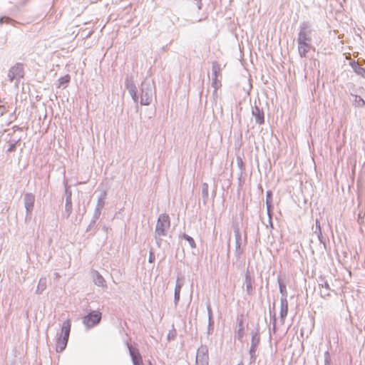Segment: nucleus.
<instances>
[{"label":"nucleus","mask_w":365,"mask_h":365,"mask_svg":"<svg viewBox=\"0 0 365 365\" xmlns=\"http://www.w3.org/2000/svg\"><path fill=\"white\" fill-rule=\"evenodd\" d=\"M170 227V220L168 215L165 213L160 214L158 218L155 229L154 238L158 247H161L163 237H165Z\"/></svg>","instance_id":"f257e3e1"},{"label":"nucleus","mask_w":365,"mask_h":365,"mask_svg":"<svg viewBox=\"0 0 365 365\" xmlns=\"http://www.w3.org/2000/svg\"><path fill=\"white\" fill-rule=\"evenodd\" d=\"M71 322L69 319L64 321L61 325V332L56 341V350L62 352L66 347L71 332Z\"/></svg>","instance_id":"f03ea898"},{"label":"nucleus","mask_w":365,"mask_h":365,"mask_svg":"<svg viewBox=\"0 0 365 365\" xmlns=\"http://www.w3.org/2000/svg\"><path fill=\"white\" fill-rule=\"evenodd\" d=\"M154 83L149 80H144L141 83L140 103L143 106L150 104L153 98Z\"/></svg>","instance_id":"7ed1b4c3"},{"label":"nucleus","mask_w":365,"mask_h":365,"mask_svg":"<svg viewBox=\"0 0 365 365\" xmlns=\"http://www.w3.org/2000/svg\"><path fill=\"white\" fill-rule=\"evenodd\" d=\"M316 31L312 28L309 21H304L299 24L297 42H312V36Z\"/></svg>","instance_id":"20e7f679"},{"label":"nucleus","mask_w":365,"mask_h":365,"mask_svg":"<svg viewBox=\"0 0 365 365\" xmlns=\"http://www.w3.org/2000/svg\"><path fill=\"white\" fill-rule=\"evenodd\" d=\"M102 314L98 311H91L83 318V323L88 328H92L99 324Z\"/></svg>","instance_id":"39448f33"},{"label":"nucleus","mask_w":365,"mask_h":365,"mask_svg":"<svg viewBox=\"0 0 365 365\" xmlns=\"http://www.w3.org/2000/svg\"><path fill=\"white\" fill-rule=\"evenodd\" d=\"M24 67L23 64L21 63H17L11 67L8 73V78L11 82L14 81V80H16L19 82V80L24 77Z\"/></svg>","instance_id":"423d86ee"},{"label":"nucleus","mask_w":365,"mask_h":365,"mask_svg":"<svg viewBox=\"0 0 365 365\" xmlns=\"http://www.w3.org/2000/svg\"><path fill=\"white\" fill-rule=\"evenodd\" d=\"M35 196L32 193H26L24 196V204L26 209L25 220L27 221L31 218L32 211L34 207Z\"/></svg>","instance_id":"0eeeda50"},{"label":"nucleus","mask_w":365,"mask_h":365,"mask_svg":"<svg viewBox=\"0 0 365 365\" xmlns=\"http://www.w3.org/2000/svg\"><path fill=\"white\" fill-rule=\"evenodd\" d=\"M65 195H66V201H65V210L62 213V217L63 218L68 219L73 210L72 205V192L70 188L67 186V184L65 185Z\"/></svg>","instance_id":"6e6552de"},{"label":"nucleus","mask_w":365,"mask_h":365,"mask_svg":"<svg viewBox=\"0 0 365 365\" xmlns=\"http://www.w3.org/2000/svg\"><path fill=\"white\" fill-rule=\"evenodd\" d=\"M208 349L202 345L197 351L195 365H208Z\"/></svg>","instance_id":"1a4fd4ad"},{"label":"nucleus","mask_w":365,"mask_h":365,"mask_svg":"<svg viewBox=\"0 0 365 365\" xmlns=\"http://www.w3.org/2000/svg\"><path fill=\"white\" fill-rule=\"evenodd\" d=\"M234 235L235 239V257L237 259H239L243 254L244 250L241 247L242 235L240 229L237 227L234 228Z\"/></svg>","instance_id":"9d476101"},{"label":"nucleus","mask_w":365,"mask_h":365,"mask_svg":"<svg viewBox=\"0 0 365 365\" xmlns=\"http://www.w3.org/2000/svg\"><path fill=\"white\" fill-rule=\"evenodd\" d=\"M130 356L133 365H143L142 356L138 349L133 348L131 344L126 343Z\"/></svg>","instance_id":"9b49d317"},{"label":"nucleus","mask_w":365,"mask_h":365,"mask_svg":"<svg viewBox=\"0 0 365 365\" xmlns=\"http://www.w3.org/2000/svg\"><path fill=\"white\" fill-rule=\"evenodd\" d=\"M252 115L255 118L256 123L262 125L264 123V113L263 108H260L255 102V106L252 108Z\"/></svg>","instance_id":"f8f14e48"},{"label":"nucleus","mask_w":365,"mask_h":365,"mask_svg":"<svg viewBox=\"0 0 365 365\" xmlns=\"http://www.w3.org/2000/svg\"><path fill=\"white\" fill-rule=\"evenodd\" d=\"M125 87L128 91L130 96L132 97L134 102L138 101V96L137 88L133 81L129 80L128 78L125 79Z\"/></svg>","instance_id":"ddd939ff"},{"label":"nucleus","mask_w":365,"mask_h":365,"mask_svg":"<svg viewBox=\"0 0 365 365\" xmlns=\"http://www.w3.org/2000/svg\"><path fill=\"white\" fill-rule=\"evenodd\" d=\"M298 43V52L300 57L304 58L306 57L307 53L312 48L314 50V48L312 47L311 42H297Z\"/></svg>","instance_id":"4468645a"},{"label":"nucleus","mask_w":365,"mask_h":365,"mask_svg":"<svg viewBox=\"0 0 365 365\" xmlns=\"http://www.w3.org/2000/svg\"><path fill=\"white\" fill-rule=\"evenodd\" d=\"M288 314V301L287 299H280V320L284 322L285 318Z\"/></svg>","instance_id":"2eb2a0df"},{"label":"nucleus","mask_w":365,"mask_h":365,"mask_svg":"<svg viewBox=\"0 0 365 365\" xmlns=\"http://www.w3.org/2000/svg\"><path fill=\"white\" fill-rule=\"evenodd\" d=\"M349 66L351 67L353 71L359 76L365 78V68L361 67L358 61L351 60L349 62Z\"/></svg>","instance_id":"dca6fc26"},{"label":"nucleus","mask_w":365,"mask_h":365,"mask_svg":"<svg viewBox=\"0 0 365 365\" xmlns=\"http://www.w3.org/2000/svg\"><path fill=\"white\" fill-rule=\"evenodd\" d=\"M237 324L238 327L237 338L240 341H242V339L245 335V326L242 316H241V317H237Z\"/></svg>","instance_id":"f3484780"},{"label":"nucleus","mask_w":365,"mask_h":365,"mask_svg":"<svg viewBox=\"0 0 365 365\" xmlns=\"http://www.w3.org/2000/svg\"><path fill=\"white\" fill-rule=\"evenodd\" d=\"M251 334L252 339L250 347L257 348L260 341L259 328H257L255 331H252Z\"/></svg>","instance_id":"a211bd4d"},{"label":"nucleus","mask_w":365,"mask_h":365,"mask_svg":"<svg viewBox=\"0 0 365 365\" xmlns=\"http://www.w3.org/2000/svg\"><path fill=\"white\" fill-rule=\"evenodd\" d=\"M182 287V283L180 282L179 278L177 279L175 291H174V303L175 306L180 301V291Z\"/></svg>","instance_id":"6ab92c4d"},{"label":"nucleus","mask_w":365,"mask_h":365,"mask_svg":"<svg viewBox=\"0 0 365 365\" xmlns=\"http://www.w3.org/2000/svg\"><path fill=\"white\" fill-rule=\"evenodd\" d=\"M93 278L96 285L98 287H103L105 285L106 281L98 271H95L93 273Z\"/></svg>","instance_id":"aec40b11"},{"label":"nucleus","mask_w":365,"mask_h":365,"mask_svg":"<svg viewBox=\"0 0 365 365\" xmlns=\"http://www.w3.org/2000/svg\"><path fill=\"white\" fill-rule=\"evenodd\" d=\"M245 284L247 294L252 295L253 294L252 279L248 273L245 274Z\"/></svg>","instance_id":"412c9836"},{"label":"nucleus","mask_w":365,"mask_h":365,"mask_svg":"<svg viewBox=\"0 0 365 365\" xmlns=\"http://www.w3.org/2000/svg\"><path fill=\"white\" fill-rule=\"evenodd\" d=\"M47 280L46 277H41L36 290V294H41L46 288Z\"/></svg>","instance_id":"4be33fe9"},{"label":"nucleus","mask_w":365,"mask_h":365,"mask_svg":"<svg viewBox=\"0 0 365 365\" xmlns=\"http://www.w3.org/2000/svg\"><path fill=\"white\" fill-rule=\"evenodd\" d=\"M71 81V76L68 74H66L63 76H61L58 78V88L63 87V88L67 87L68 83Z\"/></svg>","instance_id":"5701e85b"},{"label":"nucleus","mask_w":365,"mask_h":365,"mask_svg":"<svg viewBox=\"0 0 365 365\" xmlns=\"http://www.w3.org/2000/svg\"><path fill=\"white\" fill-rule=\"evenodd\" d=\"M317 283L319 287H322V289H329V283L328 280L326 279L325 277L321 275L317 279Z\"/></svg>","instance_id":"b1692460"},{"label":"nucleus","mask_w":365,"mask_h":365,"mask_svg":"<svg viewBox=\"0 0 365 365\" xmlns=\"http://www.w3.org/2000/svg\"><path fill=\"white\" fill-rule=\"evenodd\" d=\"M202 197L203 203L206 204L208 200V184L206 182L202 184Z\"/></svg>","instance_id":"393cba45"},{"label":"nucleus","mask_w":365,"mask_h":365,"mask_svg":"<svg viewBox=\"0 0 365 365\" xmlns=\"http://www.w3.org/2000/svg\"><path fill=\"white\" fill-rule=\"evenodd\" d=\"M279 289L282 294L281 299H287V291L286 285L278 278Z\"/></svg>","instance_id":"a878e982"},{"label":"nucleus","mask_w":365,"mask_h":365,"mask_svg":"<svg viewBox=\"0 0 365 365\" xmlns=\"http://www.w3.org/2000/svg\"><path fill=\"white\" fill-rule=\"evenodd\" d=\"M106 197V192L104 191L98 197L96 208L102 210V208L104 207V205H105Z\"/></svg>","instance_id":"bb28decb"},{"label":"nucleus","mask_w":365,"mask_h":365,"mask_svg":"<svg viewBox=\"0 0 365 365\" xmlns=\"http://www.w3.org/2000/svg\"><path fill=\"white\" fill-rule=\"evenodd\" d=\"M220 65L217 62H213L212 65V77L217 78L220 73Z\"/></svg>","instance_id":"cd10ccee"},{"label":"nucleus","mask_w":365,"mask_h":365,"mask_svg":"<svg viewBox=\"0 0 365 365\" xmlns=\"http://www.w3.org/2000/svg\"><path fill=\"white\" fill-rule=\"evenodd\" d=\"M180 237L182 239H184L185 240H186L188 242V244L190 245L191 248L194 249L196 247V243H195L194 239L192 237H190V235H188L185 233H183L180 236Z\"/></svg>","instance_id":"c85d7f7f"},{"label":"nucleus","mask_w":365,"mask_h":365,"mask_svg":"<svg viewBox=\"0 0 365 365\" xmlns=\"http://www.w3.org/2000/svg\"><path fill=\"white\" fill-rule=\"evenodd\" d=\"M257 350V348H254V347L250 348L249 354H250V364L255 362V361L257 359V354H256Z\"/></svg>","instance_id":"c756f323"},{"label":"nucleus","mask_w":365,"mask_h":365,"mask_svg":"<svg viewBox=\"0 0 365 365\" xmlns=\"http://www.w3.org/2000/svg\"><path fill=\"white\" fill-rule=\"evenodd\" d=\"M206 307H207V310L209 324H210V326H211L212 324H214V320H213L212 311V308H211L210 302H208L207 303Z\"/></svg>","instance_id":"7c9ffc66"},{"label":"nucleus","mask_w":365,"mask_h":365,"mask_svg":"<svg viewBox=\"0 0 365 365\" xmlns=\"http://www.w3.org/2000/svg\"><path fill=\"white\" fill-rule=\"evenodd\" d=\"M354 104L357 107H363L365 106L364 100L359 96H355Z\"/></svg>","instance_id":"2f4dec72"},{"label":"nucleus","mask_w":365,"mask_h":365,"mask_svg":"<svg viewBox=\"0 0 365 365\" xmlns=\"http://www.w3.org/2000/svg\"><path fill=\"white\" fill-rule=\"evenodd\" d=\"M221 82L217 79V78L212 77V87L215 88V90H218L221 87Z\"/></svg>","instance_id":"473e14b6"},{"label":"nucleus","mask_w":365,"mask_h":365,"mask_svg":"<svg viewBox=\"0 0 365 365\" xmlns=\"http://www.w3.org/2000/svg\"><path fill=\"white\" fill-rule=\"evenodd\" d=\"M14 22L15 21L13 19L8 16H4L0 17V25H2L3 24H10Z\"/></svg>","instance_id":"72a5a7b5"},{"label":"nucleus","mask_w":365,"mask_h":365,"mask_svg":"<svg viewBox=\"0 0 365 365\" xmlns=\"http://www.w3.org/2000/svg\"><path fill=\"white\" fill-rule=\"evenodd\" d=\"M96 221L97 220L91 219L88 226L86 228V232H88L92 231V230H95L96 228V227H97Z\"/></svg>","instance_id":"f704fd0d"},{"label":"nucleus","mask_w":365,"mask_h":365,"mask_svg":"<svg viewBox=\"0 0 365 365\" xmlns=\"http://www.w3.org/2000/svg\"><path fill=\"white\" fill-rule=\"evenodd\" d=\"M331 359L330 357L329 352L328 351L324 352V365H331Z\"/></svg>","instance_id":"c9c22d12"},{"label":"nucleus","mask_w":365,"mask_h":365,"mask_svg":"<svg viewBox=\"0 0 365 365\" xmlns=\"http://www.w3.org/2000/svg\"><path fill=\"white\" fill-rule=\"evenodd\" d=\"M330 291H331L330 287H329V289H322L320 290V296L323 298L329 297V296H330V292H329Z\"/></svg>","instance_id":"e433bc0d"},{"label":"nucleus","mask_w":365,"mask_h":365,"mask_svg":"<svg viewBox=\"0 0 365 365\" xmlns=\"http://www.w3.org/2000/svg\"><path fill=\"white\" fill-rule=\"evenodd\" d=\"M266 207H267V215L269 217H270V215H272V209H273L272 202H270L269 203L266 202Z\"/></svg>","instance_id":"4c0bfd02"},{"label":"nucleus","mask_w":365,"mask_h":365,"mask_svg":"<svg viewBox=\"0 0 365 365\" xmlns=\"http://www.w3.org/2000/svg\"><path fill=\"white\" fill-rule=\"evenodd\" d=\"M20 139L16 140L14 143H11L7 149V152H13L15 151L16 148V144L19 142Z\"/></svg>","instance_id":"58836bf2"},{"label":"nucleus","mask_w":365,"mask_h":365,"mask_svg":"<svg viewBox=\"0 0 365 365\" xmlns=\"http://www.w3.org/2000/svg\"><path fill=\"white\" fill-rule=\"evenodd\" d=\"M155 256L154 252L153 250V248H151L149 252L148 262L153 263L155 262Z\"/></svg>","instance_id":"ea45409f"},{"label":"nucleus","mask_w":365,"mask_h":365,"mask_svg":"<svg viewBox=\"0 0 365 365\" xmlns=\"http://www.w3.org/2000/svg\"><path fill=\"white\" fill-rule=\"evenodd\" d=\"M101 214V210H100L98 208H96L94 210L92 219L97 220L100 217Z\"/></svg>","instance_id":"a19ab883"},{"label":"nucleus","mask_w":365,"mask_h":365,"mask_svg":"<svg viewBox=\"0 0 365 365\" xmlns=\"http://www.w3.org/2000/svg\"><path fill=\"white\" fill-rule=\"evenodd\" d=\"M270 202H272V192L267 190L266 192V202L269 203Z\"/></svg>","instance_id":"79ce46f5"},{"label":"nucleus","mask_w":365,"mask_h":365,"mask_svg":"<svg viewBox=\"0 0 365 365\" xmlns=\"http://www.w3.org/2000/svg\"><path fill=\"white\" fill-rule=\"evenodd\" d=\"M317 237H318L319 240L320 241V242L325 244V240L322 235V230H319V232H317Z\"/></svg>","instance_id":"37998d69"},{"label":"nucleus","mask_w":365,"mask_h":365,"mask_svg":"<svg viewBox=\"0 0 365 365\" xmlns=\"http://www.w3.org/2000/svg\"><path fill=\"white\" fill-rule=\"evenodd\" d=\"M237 165L240 167V170H242L244 168V163L241 158L237 157Z\"/></svg>","instance_id":"c03bdc74"},{"label":"nucleus","mask_w":365,"mask_h":365,"mask_svg":"<svg viewBox=\"0 0 365 365\" xmlns=\"http://www.w3.org/2000/svg\"><path fill=\"white\" fill-rule=\"evenodd\" d=\"M272 319H273L272 331L274 333H275V331H276V320H277L275 314H273Z\"/></svg>","instance_id":"a18cd8bd"},{"label":"nucleus","mask_w":365,"mask_h":365,"mask_svg":"<svg viewBox=\"0 0 365 365\" xmlns=\"http://www.w3.org/2000/svg\"><path fill=\"white\" fill-rule=\"evenodd\" d=\"M212 98H213L214 102L216 103L217 99V90H215V88H214L213 93H212Z\"/></svg>","instance_id":"49530a36"},{"label":"nucleus","mask_w":365,"mask_h":365,"mask_svg":"<svg viewBox=\"0 0 365 365\" xmlns=\"http://www.w3.org/2000/svg\"><path fill=\"white\" fill-rule=\"evenodd\" d=\"M315 222H316L315 232L317 233V232H319V230H321V225H320V222H319V220L317 219Z\"/></svg>","instance_id":"de8ad7c7"},{"label":"nucleus","mask_w":365,"mask_h":365,"mask_svg":"<svg viewBox=\"0 0 365 365\" xmlns=\"http://www.w3.org/2000/svg\"><path fill=\"white\" fill-rule=\"evenodd\" d=\"M213 326H214V324H212L211 326H210V324L208 323V327H207L208 334H210L211 331L213 329Z\"/></svg>","instance_id":"09e8293b"},{"label":"nucleus","mask_w":365,"mask_h":365,"mask_svg":"<svg viewBox=\"0 0 365 365\" xmlns=\"http://www.w3.org/2000/svg\"><path fill=\"white\" fill-rule=\"evenodd\" d=\"M269 225H270V227L272 228H273L272 222V215H270V217H269Z\"/></svg>","instance_id":"8fccbe9b"},{"label":"nucleus","mask_w":365,"mask_h":365,"mask_svg":"<svg viewBox=\"0 0 365 365\" xmlns=\"http://www.w3.org/2000/svg\"><path fill=\"white\" fill-rule=\"evenodd\" d=\"M54 275H55V277H56V278L59 277V274H58V273H57V272H56V273L54 274Z\"/></svg>","instance_id":"3c124183"},{"label":"nucleus","mask_w":365,"mask_h":365,"mask_svg":"<svg viewBox=\"0 0 365 365\" xmlns=\"http://www.w3.org/2000/svg\"><path fill=\"white\" fill-rule=\"evenodd\" d=\"M16 130H21V128H16Z\"/></svg>","instance_id":"603ef678"},{"label":"nucleus","mask_w":365,"mask_h":365,"mask_svg":"<svg viewBox=\"0 0 365 365\" xmlns=\"http://www.w3.org/2000/svg\"><path fill=\"white\" fill-rule=\"evenodd\" d=\"M16 130H21V128H16Z\"/></svg>","instance_id":"864d4df0"},{"label":"nucleus","mask_w":365,"mask_h":365,"mask_svg":"<svg viewBox=\"0 0 365 365\" xmlns=\"http://www.w3.org/2000/svg\"><path fill=\"white\" fill-rule=\"evenodd\" d=\"M150 365H152V364L150 362Z\"/></svg>","instance_id":"5fc2aeb1"}]
</instances>
